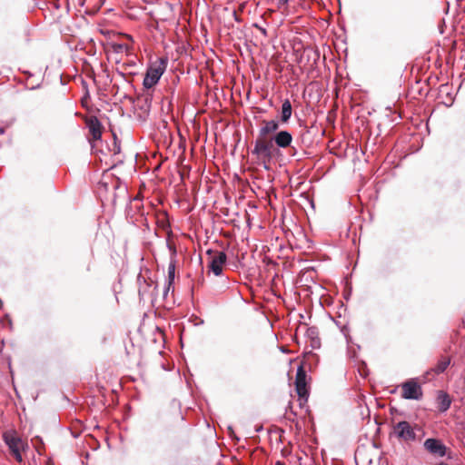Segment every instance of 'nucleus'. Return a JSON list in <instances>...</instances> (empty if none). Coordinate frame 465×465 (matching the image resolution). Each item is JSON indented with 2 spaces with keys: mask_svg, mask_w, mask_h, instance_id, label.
<instances>
[{
  "mask_svg": "<svg viewBox=\"0 0 465 465\" xmlns=\"http://www.w3.org/2000/svg\"><path fill=\"white\" fill-rule=\"evenodd\" d=\"M292 104L288 99H286L283 101V103L282 104V115H281L282 122L287 123L292 116Z\"/></svg>",
  "mask_w": 465,
  "mask_h": 465,
  "instance_id": "obj_14",
  "label": "nucleus"
},
{
  "mask_svg": "<svg viewBox=\"0 0 465 465\" xmlns=\"http://www.w3.org/2000/svg\"><path fill=\"white\" fill-rule=\"evenodd\" d=\"M5 443L8 446L15 459L21 463L23 461L22 450L26 447L25 441L15 432L6 431L3 435Z\"/></svg>",
  "mask_w": 465,
  "mask_h": 465,
  "instance_id": "obj_2",
  "label": "nucleus"
},
{
  "mask_svg": "<svg viewBox=\"0 0 465 465\" xmlns=\"http://www.w3.org/2000/svg\"><path fill=\"white\" fill-rule=\"evenodd\" d=\"M422 396L421 386L415 379L408 380L401 384V397L403 399L420 401Z\"/></svg>",
  "mask_w": 465,
  "mask_h": 465,
  "instance_id": "obj_3",
  "label": "nucleus"
},
{
  "mask_svg": "<svg viewBox=\"0 0 465 465\" xmlns=\"http://www.w3.org/2000/svg\"><path fill=\"white\" fill-rule=\"evenodd\" d=\"M277 1L279 3V5H286L289 0H277Z\"/></svg>",
  "mask_w": 465,
  "mask_h": 465,
  "instance_id": "obj_20",
  "label": "nucleus"
},
{
  "mask_svg": "<svg viewBox=\"0 0 465 465\" xmlns=\"http://www.w3.org/2000/svg\"><path fill=\"white\" fill-rule=\"evenodd\" d=\"M423 446L433 456L444 457L447 453V447L439 439L429 438L424 441Z\"/></svg>",
  "mask_w": 465,
  "mask_h": 465,
  "instance_id": "obj_6",
  "label": "nucleus"
},
{
  "mask_svg": "<svg viewBox=\"0 0 465 465\" xmlns=\"http://www.w3.org/2000/svg\"><path fill=\"white\" fill-rule=\"evenodd\" d=\"M275 144L280 148H287L292 142V135L288 131H280L272 138Z\"/></svg>",
  "mask_w": 465,
  "mask_h": 465,
  "instance_id": "obj_10",
  "label": "nucleus"
},
{
  "mask_svg": "<svg viewBox=\"0 0 465 465\" xmlns=\"http://www.w3.org/2000/svg\"><path fill=\"white\" fill-rule=\"evenodd\" d=\"M450 358H442L440 361H439L437 365L431 371H434L436 374L442 373L450 365Z\"/></svg>",
  "mask_w": 465,
  "mask_h": 465,
  "instance_id": "obj_16",
  "label": "nucleus"
},
{
  "mask_svg": "<svg viewBox=\"0 0 465 465\" xmlns=\"http://www.w3.org/2000/svg\"><path fill=\"white\" fill-rule=\"evenodd\" d=\"M5 130L3 127H0V134H4Z\"/></svg>",
  "mask_w": 465,
  "mask_h": 465,
  "instance_id": "obj_22",
  "label": "nucleus"
},
{
  "mask_svg": "<svg viewBox=\"0 0 465 465\" xmlns=\"http://www.w3.org/2000/svg\"><path fill=\"white\" fill-rule=\"evenodd\" d=\"M89 132L94 140H99L102 136L101 124L97 119L91 120L88 124Z\"/></svg>",
  "mask_w": 465,
  "mask_h": 465,
  "instance_id": "obj_13",
  "label": "nucleus"
},
{
  "mask_svg": "<svg viewBox=\"0 0 465 465\" xmlns=\"http://www.w3.org/2000/svg\"><path fill=\"white\" fill-rule=\"evenodd\" d=\"M279 128V123L276 120L263 121L262 126L259 131L260 137H265L266 135L276 132Z\"/></svg>",
  "mask_w": 465,
  "mask_h": 465,
  "instance_id": "obj_12",
  "label": "nucleus"
},
{
  "mask_svg": "<svg viewBox=\"0 0 465 465\" xmlns=\"http://www.w3.org/2000/svg\"><path fill=\"white\" fill-rule=\"evenodd\" d=\"M272 142H267L260 137L255 141L252 153L255 154L258 158L270 159L272 157Z\"/></svg>",
  "mask_w": 465,
  "mask_h": 465,
  "instance_id": "obj_7",
  "label": "nucleus"
},
{
  "mask_svg": "<svg viewBox=\"0 0 465 465\" xmlns=\"http://www.w3.org/2000/svg\"><path fill=\"white\" fill-rule=\"evenodd\" d=\"M295 387L300 398H306L308 391L306 387V373L302 367H299L296 373Z\"/></svg>",
  "mask_w": 465,
  "mask_h": 465,
  "instance_id": "obj_8",
  "label": "nucleus"
},
{
  "mask_svg": "<svg viewBox=\"0 0 465 465\" xmlns=\"http://www.w3.org/2000/svg\"><path fill=\"white\" fill-rule=\"evenodd\" d=\"M304 335L310 341L312 349H319L321 347V339L319 337V331L316 327H308L304 325Z\"/></svg>",
  "mask_w": 465,
  "mask_h": 465,
  "instance_id": "obj_9",
  "label": "nucleus"
},
{
  "mask_svg": "<svg viewBox=\"0 0 465 465\" xmlns=\"http://www.w3.org/2000/svg\"><path fill=\"white\" fill-rule=\"evenodd\" d=\"M207 253L211 255L209 261V270L214 275L219 276L223 272V265L226 262L227 256L223 252H213L208 250Z\"/></svg>",
  "mask_w": 465,
  "mask_h": 465,
  "instance_id": "obj_4",
  "label": "nucleus"
},
{
  "mask_svg": "<svg viewBox=\"0 0 465 465\" xmlns=\"http://www.w3.org/2000/svg\"><path fill=\"white\" fill-rule=\"evenodd\" d=\"M396 437L404 441H413L416 439L414 429L408 421H400L393 427Z\"/></svg>",
  "mask_w": 465,
  "mask_h": 465,
  "instance_id": "obj_5",
  "label": "nucleus"
},
{
  "mask_svg": "<svg viewBox=\"0 0 465 465\" xmlns=\"http://www.w3.org/2000/svg\"><path fill=\"white\" fill-rule=\"evenodd\" d=\"M112 50L115 54H128L130 46L127 44L114 43L112 44Z\"/></svg>",
  "mask_w": 465,
  "mask_h": 465,
  "instance_id": "obj_17",
  "label": "nucleus"
},
{
  "mask_svg": "<svg viewBox=\"0 0 465 465\" xmlns=\"http://www.w3.org/2000/svg\"><path fill=\"white\" fill-rule=\"evenodd\" d=\"M436 465H449V464H447V463H445V462H440V463H438V464H436Z\"/></svg>",
  "mask_w": 465,
  "mask_h": 465,
  "instance_id": "obj_21",
  "label": "nucleus"
},
{
  "mask_svg": "<svg viewBox=\"0 0 465 465\" xmlns=\"http://www.w3.org/2000/svg\"><path fill=\"white\" fill-rule=\"evenodd\" d=\"M153 287V290L156 289V285L153 282H148L145 280L143 281V283H140L139 285V295L141 298L144 299L150 292V289Z\"/></svg>",
  "mask_w": 465,
  "mask_h": 465,
  "instance_id": "obj_15",
  "label": "nucleus"
},
{
  "mask_svg": "<svg viewBox=\"0 0 465 465\" xmlns=\"http://www.w3.org/2000/svg\"><path fill=\"white\" fill-rule=\"evenodd\" d=\"M451 404L449 394L443 391H439L437 394V405L440 412L447 411Z\"/></svg>",
  "mask_w": 465,
  "mask_h": 465,
  "instance_id": "obj_11",
  "label": "nucleus"
},
{
  "mask_svg": "<svg viewBox=\"0 0 465 465\" xmlns=\"http://www.w3.org/2000/svg\"><path fill=\"white\" fill-rule=\"evenodd\" d=\"M168 283H167V287L164 291V295L167 294L169 289H170V286L172 285L173 280H174V266L172 265L169 267V271H168Z\"/></svg>",
  "mask_w": 465,
  "mask_h": 465,
  "instance_id": "obj_18",
  "label": "nucleus"
},
{
  "mask_svg": "<svg viewBox=\"0 0 465 465\" xmlns=\"http://www.w3.org/2000/svg\"><path fill=\"white\" fill-rule=\"evenodd\" d=\"M167 62V58L161 57L156 63L152 64L147 69L143 82L144 88L150 89L159 82L160 78L166 70Z\"/></svg>",
  "mask_w": 465,
  "mask_h": 465,
  "instance_id": "obj_1",
  "label": "nucleus"
},
{
  "mask_svg": "<svg viewBox=\"0 0 465 465\" xmlns=\"http://www.w3.org/2000/svg\"><path fill=\"white\" fill-rule=\"evenodd\" d=\"M255 26L261 31V33L263 35H267V31L265 28L263 27H261V26H258L257 25H255Z\"/></svg>",
  "mask_w": 465,
  "mask_h": 465,
  "instance_id": "obj_19",
  "label": "nucleus"
}]
</instances>
